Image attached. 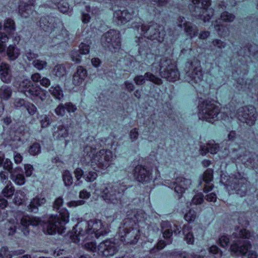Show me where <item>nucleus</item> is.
Segmentation results:
<instances>
[{
    "label": "nucleus",
    "instance_id": "f257e3e1",
    "mask_svg": "<svg viewBox=\"0 0 258 258\" xmlns=\"http://www.w3.org/2000/svg\"><path fill=\"white\" fill-rule=\"evenodd\" d=\"M73 231L74 234L71 235V237L75 243L79 242L84 237L85 239L98 238L105 233L101 221L97 219L79 222L74 227Z\"/></svg>",
    "mask_w": 258,
    "mask_h": 258
},
{
    "label": "nucleus",
    "instance_id": "f03ea898",
    "mask_svg": "<svg viewBox=\"0 0 258 258\" xmlns=\"http://www.w3.org/2000/svg\"><path fill=\"white\" fill-rule=\"evenodd\" d=\"M63 199L59 197L55 199L53 203V208L59 211V216H51L48 222L46 224L45 228L48 234H53L55 233L62 234L64 232V225L69 222V214L65 208H61L63 205Z\"/></svg>",
    "mask_w": 258,
    "mask_h": 258
},
{
    "label": "nucleus",
    "instance_id": "7ed1b4c3",
    "mask_svg": "<svg viewBox=\"0 0 258 258\" xmlns=\"http://www.w3.org/2000/svg\"><path fill=\"white\" fill-rule=\"evenodd\" d=\"M9 215L13 217L9 219V222L14 224L18 225L19 228L24 235H27L29 233L30 225H37L39 222L38 218L24 215L22 212L10 211L7 213L5 209L0 210V222L3 221Z\"/></svg>",
    "mask_w": 258,
    "mask_h": 258
},
{
    "label": "nucleus",
    "instance_id": "20e7f679",
    "mask_svg": "<svg viewBox=\"0 0 258 258\" xmlns=\"http://www.w3.org/2000/svg\"><path fill=\"white\" fill-rule=\"evenodd\" d=\"M85 152L90 158L91 165L94 169L95 165L101 169L107 168L113 159L112 151L108 149H101L96 153V149L91 147H86Z\"/></svg>",
    "mask_w": 258,
    "mask_h": 258
},
{
    "label": "nucleus",
    "instance_id": "39448f33",
    "mask_svg": "<svg viewBox=\"0 0 258 258\" xmlns=\"http://www.w3.org/2000/svg\"><path fill=\"white\" fill-rule=\"evenodd\" d=\"M19 90L27 97L34 100H45L46 96L45 91L39 86L34 85L29 79H24L19 84Z\"/></svg>",
    "mask_w": 258,
    "mask_h": 258
},
{
    "label": "nucleus",
    "instance_id": "423d86ee",
    "mask_svg": "<svg viewBox=\"0 0 258 258\" xmlns=\"http://www.w3.org/2000/svg\"><path fill=\"white\" fill-rule=\"evenodd\" d=\"M220 108L213 101H205L199 105V119L213 123L218 118Z\"/></svg>",
    "mask_w": 258,
    "mask_h": 258
},
{
    "label": "nucleus",
    "instance_id": "0eeeda50",
    "mask_svg": "<svg viewBox=\"0 0 258 258\" xmlns=\"http://www.w3.org/2000/svg\"><path fill=\"white\" fill-rule=\"evenodd\" d=\"M195 6L192 14L206 22L209 21L214 14V10L210 8L211 0H192Z\"/></svg>",
    "mask_w": 258,
    "mask_h": 258
},
{
    "label": "nucleus",
    "instance_id": "6e6552de",
    "mask_svg": "<svg viewBox=\"0 0 258 258\" xmlns=\"http://www.w3.org/2000/svg\"><path fill=\"white\" fill-rule=\"evenodd\" d=\"M123 234L120 235V240L126 243L135 244L139 238V230L135 221L130 219H125L122 227Z\"/></svg>",
    "mask_w": 258,
    "mask_h": 258
},
{
    "label": "nucleus",
    "instance_id": "1a4fd4ad",
    "mask_svg": "<svg viewBox=\"0 0 258 258\" xmlns=\"http://www.w3.org/2000/svg\"><path fill=\"white\" fill-rule=\"evenodd\" d=\"M160 75L169 81H175L179 77V72L176 66L171 60L163 58L160 62Z\"/></svg>",
    "mask_w": 258,
    "mask_h": 258
},
{
    "label": "nucleus",
    "instance_id": "9d476101",
    "mask_svg": "<svg viewBox=\"0 0 258 258\" xmlns=\"http://www.w3.org/2000/svg\"><path fill=\"white\" fill-rule=\"evenodd\" d=\"M101 41L104 47L108 48L112 51L115 52L120 48V34L116 30H110L105 33L102 36Z\"/></svg>",
    "mask_w": 258,
    "mask_h": 258
},
{
    "label": "nucleus",
    "instance_id": "9b49d317",
    "mask_svg": "<svg viewBox=\"0 0 258 258\" xmlns=\"http://www.w3.org/2000/svg\"><path fill=\"white\" fill-rule=\"evenodd\" d=\"M101 197L108 204H117L119 200L116 186L111 184H104L101 187Z\"/></svg>",
    "mask_w": 258,
    "mask_h": 258
},
{
    "label": "nucleus",
    "instance_id": "f8f14e48",
    "mask_svg": "<svg viewBox=\"0 0 258 258\" xmlns=\"http://www.w3.org/2000/svg\"><path fill=\"white\" fill-rule=\"evenodd\" d=\"M257 117L256 110L252 106L241 107L238 109L237 112L238 119L250 126L255 123Z\"/></svg>",
    "mask_w": 258,
    "mask_h": 258
},
{
    "label": "nucleus",
    "instance_id": "ddd939ff",
    "mask_svg": "<svg viewBox=\"0 0 258 258\" xmlns=\"http://www.w3.org/2000/svg\"><path fill=\"white\" fill-rule=\"evenodd\" d=\"M160 27L156 24L151 26L142 25L141 34L148 39L161 42L164 36V32H160L159 30Z\"/></svg>",
    "mask_w": 258,
    "mask_h": 258
},
{
    "label": "nucleus",
    "instance_id": "4468645a",
    "mask_svg": "<svg viewBox=\"0 0 258 258\" xmlns=\"http://www.w3.org/2000/svg\"><path fill=\"white\" fill-rule=\"evenodd\" d=\"M99 255L104 256H113L118 251L116 244L110 240H106L101 242L97 247Z\"/></svg>",
    "mask_w": 258,
    "mask_h": 258
},
{
    "label": "nucleus",
    "instance_id": "2eb2a0df",
    "mask_svg": "<svg viewBox=\"0 0 258 258\" xmlns=\"http://www.w3.org/2000/svg\"><path fill=\"white\" fill-rule=\"evenodd\" d=\"M251 248L249 241L244 240H234L230 246V249L232 253L235 254H245Z\"/></svg>",
    "mask_w": 258,
    "mask_h": 258
},
{
    "label": "nucleus",
    "instance_id": "dca6fc26",
    "mask_svg": "<svg viewBox=\"0 0 258 258\" xmlns=\"http://www.w3.org/2000/svg\"><path fill=\"white\" fill-rule=\"evenodd\" d=\"M203 79V74L201 66L192 67L186 73V81L194 85L200 83Z\"/></svg>",
    "mask_w": 258,
    "mask_h": 258
},
{
    "label": "nucleus",
    "instance_id": "f3484780",
    "mask_svg": "<svg viewBox=\"0 0 258 258\" xmlns=\"http://www.w3.org/2000/svg\"><path fill=\"white\" fill-rule=\"evenodd\" d=\"M134 176L138 181L142 183H147L151 180V173L141 165L135 167Z\"/></svg>",
    "mask_w": 258,
    "mask_h": 258
},
{
    "label": "nucleus",
    "instance_id": "a211bd4d",
    "mask_svg": "<svg viewBox=\"0 0 258 258\" xmlns=\"http://www.w3.org/2000/svg\"><path fill=\"white\" fill-rule=\"evenodd\" d=\"M191 183V182L190 179L179 177L175 179V182L173 185H171L170 187L171 188L174 187L175 191L180 197L185 190L190 187Z\"/></svg>",
    "mask_w": 258,
    "mask_h": 258
},
{
    "label": "nucleus",
    "instance_id": "6ab92c4d",
    "mask_svg": "<svg viewBox=\"0 0 258 258\" xmlns=\"http://www.w3.org/2000/svg\"><path fill=\"white\" fill-rule=\"evenodd\" d=\"M87 76V70L83 67L79 66L73 76L72 83L74 85L79 86L83 84Z\"/></svg>",
    "mask_w": 258,
    "mask_h": 258
},
{
    "label": "nucleus",
    "instance_id": "aec40b11",
    "mask_svg": "<svg viewBox=\"0 0 258 258\" xmlns=\"http://www.w3.org/2000/svg\"><path fill=\"white\" fill-rule=\"evenodd\" d=\"M90 51L89 45L82 43L79 46V52L77 50H73L71 53V57L73 61L79 63L81 61V54H88Z\"/></svg>",
    "mask_w": 258,
    "mask_h": 258
},
{
    "label": "nucleus",
    "instance_id": "412c9836",
    "mask_svg": "<svg viewBox=\"0 0 258 258\" xmlns=\"http://www.w3.org/2000/svg\"><path fill=\"white\" fill-rule=\"evenodd\" d=\"M161 227L163 237L166 239L167 244H170L173 230L172 225L169 221H163Z\"/></svg>",
    "mask_w": 258,
    "mask_h": 258
},
{
    "label": "nucleus",
    "instance_id": "4be33fe9",
    "mask_svg": "<svg viewBox=\"0 0 258 258\" xmlns=\"http://www.w3.org/2000/svg\"><path fill=\"white\" fill-rule=\"evenodd\" d=\"M133 14L127 10H118L114 14V18L117 20L118 24H123L129 21L132 18Z\"/></svg>",
    "mask_w": 258,
    "mask_h": 258
},
{
    "label": "nucleus",
    "instance_id": "5701e85b",
    "mask_svg": "<svg viewBox=\"0 0 258 258\" xmlns=\"http://www.w3.org/2000/svg\"><path fill=\"white\" fill-rule=\"evenodd\" d=\"M0 76L2 80L6 83L11 81V71L10 66L6 63H2L0 65Z\"/></svg>",
    "mask_w": 258,
    "mask_h": 258
},
{
    "label": "nucleus",
    "instance_id": "b1692460",
    "mask_svg": "<svg viewBox=\"0 0 258 258\" xmlns=\"http://www.w3.org/2000/svg\"><path fill=\"white\" fill-rule=\"evenodd\" d=\"M183 28L186 35L191 39L197 36L198 34L199 29L198 27L190 22L184 23Z\"/></svg>",
    "mask_w": 258,
    "mask_h": 258
},
{
    "label": "nucleus",
    "instance_id": "393cba45",
    "mask_svg": "<svg viewBox=\"0 0 258 258\" xmlns=\"http://www.w3.org/2000/svg\"><path fill=\"white\" fill-rule=\"evenodd\" d=\"M219 149L218 144L215 143L214 141H212L207 144V146H202L201 147V154L203 155H206L207 152H210L212 154L217 153Z\"/></svg>",
    "mask_w": 258,
    "mask_h": 258
},
{
    "label": "nucleus",
    "instance_id": "a878e982",
    "mask_svg": "<svg viewBox=\"0 0 258 258\" xmlns=\"http://www.w3.org/2000/svg\"><path fill=\"white\" fill-rule=\"evenodd\" d=\"M213 170L209 169H207L203 174V180L206 183V185L204 188V191L205 192L212 190L213 188V185L210 183L213 179Z\"/></svg>",
    "mask_w": 258,
    "mask_h": 258
},
{
    "label": "nucleus",
    "instance_id": "bb28decb",
    "mask_svg": "<svg viewBox=\"0 0 258 258\" xmlns=\"http://www.w3.org/2000/svg\"><path fill=\"white\" fill-rule=\"evenodd\" d=\"M45 202L46 199L42 196L36 197L31 200L28 208L31 212H36L38 210V207L44 204Z\"/></svg>",
    "mask_w": 258,
    "mask_h": 258
},
{
    "label": "nucleus",
    "instance_id": "cd10ccee",
    "mask_svg": "<svg viewBox=\"0 0 258 258\" xmlns=\"http://www.w3.org/2000/svg\"><path fill=\"white\" fill-rule=\"evenodd\" d=\"M19 12L22 17L27 18L33 12L32 6L24 2L21 3L19 6Z\"/></svg>",
    "mask_w": 258,
    "mask_h": 258
},
{
    "label": "nucleus",
    "instance_id": "c85d7f7f",
    "mask_svg": "<svg viewBox=\"0 0 258 258\" xmlns=\"http://www.w3.org/2000/svg\"><path fill=\"white\" fill-rule=\"evenodd\" d=\"M69 130L67 127L63 125H59L56 127V130L53 133V137L58 140L63 139L68 137Z\"/></svg>",
    "mask_w": 258,
    "mask_h": 258
},
{
    "label": "nucleus",
    "instance_id": "c756f323",
    "mask_svg": "<svg viewBox=\"0 0 258 258\" xmlns=\"http://www.w3.org/2000/svg\"><path fill=\"white\" fill-rule=\"evenodd\" d=\"M25 251L23 249L15 250L12 252L8 250L6 247H3L1 248L0 252V258H12L13 255H18L22 254Z\"/></svg>",
    "mask_w": 258,
    "mask_h": 258
},
{
    "label": "nucleus",
    "instance_id": "7c9ffc66",
    "mask_svg": "<svg viewBox=\"0 0 258 258\" xmlns=\"http://www.w3.org/2000/svg\"><path fill=\"white\" fill-rule=\"evenodd\" d=\"M6 54L10 60H14L19 56L20 50L15 45H10L7 49Z\"/></svg>",
    "mask_w": 258,
    "mask_h": 258
},
{
    "label": "nucleus",
    "instance_id": "2f4dec72",
    "mask_svg": "<svg viewBox=\"0 0 258 258\" xmlns=\"http://www.w3.org/2000/svg\"><path fill=\"white\" fill-rule=\"evenodd\" d=\"M66 69L62 64L56 65L51 71V75L56 78H61L66 74Z\"/></svg>",
    "mask_w": 258,
    "mask_h": 258
},
{
    "label": "nucleus",
    "instance_id": "473e14b6",
    "mask_svg": "<svg viewBox=\"0 0 258 258\" xmlns=\"http://www.w3.org/2000/svg\"><path fill=\"white\" fill-rule=\"evenodd\" d=\"M213 25L215 30L220 36L223 37L226 35L227 28L225 25L221 24V20H217L214 22Z\"/></svg>",
    "mask_w": 258,
    "mask_h": 258
},
{
    "label": "nucleus",
    "instance_id": "72a5a7b5",
    "mask_svg": "<svg viewBox=\"0 0 258 258\" xmlns=\"http://www.w3.org/2000/svg\"><path fill=\"white\" fill-rule=\"evenodd\" d=\"M19 170V168H16L15 171L12 173L11 177L12 180L18 185H23L25 182V179L23 174L16 173L17 171Z\"/></svg>",
    "mask_w": 258,
    "mask_h": 258
},
{
    "label": "nucleus",
    "instance_id": "f704fd0d",
    "mask_svg": "<svg viewBox=\"0 0 258 258\" xmlns=\"http://www.w3.org/2000/svg\"><path fill=\"white\" fill-rule=\"evenodd\" d=\"M190 227L189 225H185L183 228V233L185 234V239L188 244H193L194 238L192 233L190 231Z\"/></svg>",
    "mask_w": 258,
    "mask_h": 258
},
{
    "label": "nucleus",
    "instance_id": "c9c22d12",
    "mask_svg": "<svg viewBox=\"0 0 258 258\" xmlns=\"http://www.w3.org/2000/svg\"><path fill=\"white\" fill-rule=\"evenodd\" d=\"M49 92L52 95L58 100H61L63 97L62 91L59 86L51 87Z\"/></svg>",
    "mask_w": 258,
    "mask_h": 258
},
{
    "label": "nucleus",
    "instance_id": "e433bc0d",
    "mask_svg": "<svg viewBox=\"0 0 258 258\" xmlns=\"http://www.w3.org/2000/svg\"><path fill=\"white\" fill-rule=\"evenodd\" d=\"M4 29L8 33H12L15 30L16 26L13 20L7 19L4 22Z\"/></svg>",
    "mask_w": 258,
    "mask_h": 258
},
{
    "label": "nucleus",
    "instance_id": "4c0bfd02",
    "mask_svg": "<svg viewBox=\"0 0 258 258\" xmlns=\"http://www.w3.org/2000/svg\"><path fill=\"white\" fill-rule=\"evenodd\" d=\"M145 77H146L147 81L152 82L157 85H160L163 83L162 80L160 78L150 72L146 73Z\"/></svg>",
    "mask_w": 258,
    "mask_h": 258
},
{
    "label": "nucleus",
    "instance_id": "58836bf2",
    "mask_svg": "<svg viewBox=\"0 0 258 258\" xmlns=\"http://www.w3.org/2000/svg\"><path fill=\"white\" fill-rule=\"evenodd\" d=\"M232 236L234 238H242L244 239H249L252 236V235L249 231L244 229L239 230L238 233L234 232L232 234Z\"/></svg>",
    "mask_w": 258,
    "mask_h": 258
},
{
    "label": "nucleus",
    "instance_id": "ea45409f",
    "mask_svg": "<svg viewBox=\"0 0 258 258\" xmlns=\"http://www.w3.org/2000/svg\"><path fill=\"white\" fill-rule=\"evenodd\" d=\"M42 128L47 127L51 123V118L46 114H42L38 117Z\"/></svg>",
    "mask_w": 258,
    "mask_h": 258
},
{
    "label": "nucleus",
    "instance_id": "a19ab883",
    "mask_svg": "<svg viewBox=\"0 0 258 258\" xmlns=\"http://www.w3.org/2000/svg\"><path fill=\"white\" fill-rule=\"evenodd\" d=\"M63 181L67 186H71L73 183L72 175L70 171L66 170L62 174Z\"/></svg>",
    "mask_w": 258,
    "mask_h": 258
},
{
    "label": "nucleus",
    "instance_id": "79ce46f5",
    "mask_svg": "<svg viewBox=\"0 0 258 258\" xmlns=\"http://www.w3.org/2000/svg\"><path fill=\"white\" fill-rule=\"evenodd\" d=\"M1 98L4 99H8L10 98L12 95V90L11 88L7 85L3 86L1 88Z\"/></svg>",
    "mask_w": 258,
    "mask_h": 258
},
{
    "label": "nucleus",
    "instance_id": "37998d69",
    "mask_svg": "<svg viewBox=\"0 0 258 258\" xmlns=\"http://www.w3.org/2000/svg\"><path fill=\"white\" fill-rule=\"evenodd\" d=\"M235 16L227 11L223 12L221 15V20L223 22L231 23L234 21Z\"/></svg>",
    "mask_w": 258,
    "mask_h": 258
},
{
    "label": "nucleus",
    "instance_id": "c03bdc74",
    "mask_svg": "<svg viewBox=\"0 0 258 258\" xmlns=\"http://www.w3.org/2000/svg\"><path fill=\"white\" fill-rule=\"evenodd\" d=\"M32 65L38 70L41 71L46 68L47 62L45 60L35 59L32 62Z\"/></svg>",
    "mask_w": 258,
    "mask_h": 258
},
{
    "label": "nucleus",
    "instance_id": "a18cd8bd",
    "mask_svg": "<svg viewBox=\"0 0 258 258\" xmlns=\"http://www.w3.org/2000/svg\"><path fill=\"white\" fill-rule=\"evenodd\" d=\"M9 40L7 35L0 33V53H5L6 51V45L4 44Z\"/></svg>",
    "mask_w": 258,
    "mask_h": 258
},
{
    "label": "nucleus",
    "instance_id": "49530a36",
    "mask_svg": "<svg viewBox=\"0 0 258 258\" xmlns=\"http://www.w3.org/2000/svg\"><path fill=\"white\" fill-rule=\"evenodd\" d=\"M25 195L24 192L21 190H18L15 194L14 198L15 203L17 205H20L25 200Z\"/></svg>",
    "mask_w": 258,
    "mask_h": 258
},
{
    "label": "nucleus",
    "instance_id": "de8ad7c7",
    "mask_svg": "<svg viewBox=\"0 0 258 258\" xmlns=\"http://www.w3.org/2000/svg\"><path fill=\"white\" fill-rule=\"evenodd\" d=\"M15 189L11 184L7 185L2 191L3 196L7 198H10L14 195Z\"/></svg>",
    "mask_w": 258,
    "mask_h": 258
},
{
    "label": "nucleus",
    "instance_id": "09e8293b",
    "mask_svg": "<svg viewBox=\"0 0 258 258\" xmlns=\"http://www.w3.org/2000/svg\"><path fill=\"white\" fill-rule=\"evenodd\" d=\"M134 219H131L129 218L132 221H135V223L137 222L143 221L145 219V214L141 210L136 211L134 212Z\"/></svg>",
    "mask_w": 258,
    "mask_h": 258
},
{
    "label": "nucleus",
    "instance_id": "8fccbe9b",
    "mask_svg": "<svg viewBox=\"0 0 258 258\" xmlns=\"http://www.w3.org/2000/svg\"><path fill=\"white\" fill-rule=\"evenodd\" d=\"M40 152V146L38 143L33 144L30 147L29 150V153L33 156H35L39 154Z\"/></svg>",
    "mask_w": 258,
    "mask_h": 258
},
{
    "label": "nucleus",
    "instance_id": "3c124183",
    "mask_svg": "<svg viewBox=\"0 0 258 258\" xmlns=\"http://www.w3.org/2000/svg\"><path fill=\"white\" fill-rule=\"evenodd\" d=\"M39 25L41 29L45 31H48L50 28V24L47 18L46 17H42L41 18L39 21Z\"/></svg>",
    "mask_w": 258,
    "mask_h": 258
},
{
    "label": "nucleus",
    "instance_id": "603ef678",
    "mask_svg": "<svg viewBox=\"0 0 258 258\" xmlns=\"http://www.w3.org/2000/svg\"><path fill=\"white\" fill-rule=\"evenodd\" d=\"M66 107L64 104H59L55 109L54 112L58 116H64L66 114Z\"/></svg>",
    "mask_w": 258,
    "mask_h": 258
},
{
    "label": "nucleus",
    "instance_id": "864d4df0",
    "mask_svg": "<svg viewBox=\"0 0 258 258\" xmlns=\"http://www.w3.org/2000/svg\"><path fill=\"white\" fill-rule=\"evenodd\" d=\"M210 252L212 253L215 258H221L222 255L221 250L216 245L212 246L209 249Z\"/></svg>",
    "mask_w": 258,
    "mask_h": 258
},
{
    "label": "nucleus",
    "instance_id": "5fc2aeb1",
    "mask_svg": "<svg viewBox=\"0 0 258 258\" xmlns=\"http://www.w3.org/2000/svg\"><path fill=\"white\" fill-rule=\"evenodd\" d=\"M83 246L87 250L93 252H96L97 249L96 243L93 241L86 242Z\"/></svg>",
    "mask_w": 258,
    "mask_h": 258
},
{
    "label": "nucleus",
    "instance_id": "6e6d98bb",
    "mask_svg": "<svg viewBox=\"0 0 258 258\" xmlns=\"http://www.w3.org/2000/svg\"><path fill=\"white\" fill-rule=\"evenodd\" d=\"M212 44L215 47L222 49L225 48L226 43L220 39H215L212 41Z\"/></svg>",
    "mask_w": 258,
    "mask_h": 258
},
{
    "label": "nucleus",
    "instance_id": "4d7b16f0",
    "mask_svg": "<svg viewBox=\"0 0 258 258\" xmlns=\"http://www.w3.org/2000/svg\"><path fill=\"white\" fill-rule=\"evenodd\" d=\"M97 177V174L94 171H90L84 175V178L87 181L91 182L95 180Z\"/></svg>",
    "mask_w": 258,
    "mask_h": 258
},
{
    "label": "nucleus",
    "instance_id": "13d9d810",
    "mask_svg": "<svg viewBox=\"0 0 258 258\" xmlns=\"http://www.w3.org/2000/svg\"><path fill=\"white\" fill-rule=\"evenodd\" d=\"M229 243V239L226 235H222L219 238V243L221 247H227Z\"/></svg>",
    "mask_w": 258,
    "mask_h": 258
},
{
    "label": "nucleus",
    "instance_id": "bf43d9fd",
    "mask_svg": "<svg viewBox=\"0 0 258 258\" xmlns=\"http://www.w3.org/2000/svg\"><path fill=\"white\" fill-rule=\"evenodd\" d=\"M146 80L145 74L144 75H137L134 79V81L137 85H142L144 84Z\"/></svg>",
    "mask_w": 258,
    "mask_h": 258
},
{
    "label": "nucleus",
    "instance_id": "052dcab7",
    "mask_svg": "<svg viewBox=\"0 0 258 258\" xmlns=\"http://www.w3.org/2000/svg\"><path fill=\"white\" fill-rule=\"evenodd\" d=\"M196 218V214L195 211L193 210H189L185 215H184V219L186 221L190 222L193 221L195 220Z\"/></svg>",
    "mask_w": 258,
    "mask_h": 258
},
{
    "label": "nucleus",
    "instance_id": "680f3d73",
    "mask_svg": "<svg viewBox=\"0 0 258 258\" xmlns=\"http://www.w3.org/2000/svg\"><path fill=\"white\" fill-rule=\"evenodd\" d=\"M139 135L138 128H134L131 130L129 134L130 139L131 141L133 142L136 141L138 139Z\"/></svg>",
    "mask_w": 258,
    "mask_h": 258
},
{
    "label": "nucleus",
    "instance_id": "e2e57ef3",
    "mask_svg": "<svg viewBox=\"0 0 258 258\" xmlns=\"http://www.w3.org/2000/svg\"><path fill=\"white\" fill-rule=\"evenodd\" d=\"M203 201V195L202 194H199L194 197L191 202L194 205H198L202 204Z\"/></svg>",
    "mask_w": 258,
    "mask_h": 258
},
{
    "label": "nucleus",
    "instance_id": "0e129e2a",
    "mask_svg": "<svg viewBox=\"0 0 258 258\" xmlns=\"http://www.w3.org/2000/svg\"><path fill=\"white\" fill-rule=\"evenodd\" d=\"M178 258H203L201 255L194 253H186V252H182L178 254Z\"/></svg>",
    "mask_w": 258,
    "mask_h": 258
},
{
    "label": "nucleus",
    "instance_id": "69168bd1",
    "mask_svg": "<svg viewBox=\"0 0 258 258\" xmlns=\"http://www.w3.org/2000/svg\"><path fill=\"white\" fill-rule=\"evenodd\" d=\"M66 110L69 113L75 112L77 110V106L72 102H67L64 103Z\"/></svg>",
    "mask_w": 258,
    "mask_h": 258
},
{
    "label": "nucleus",
    "instance_id": "338daca9",
    "mask_svg": "<svg viewBox=\"0 0 258 258\" xmlns=\"http://www.w3.org/2000/svg\"><path fill=\"white\" fill-rule=\"evenodd\" d=\"M25 56L29 61H31L33 59L37 58L38 57V54L34 53L32 50L29 49L26 51Z\"/></svg>",
    "mask_w": 258,
    "mask_h": 258
},
{
    "label": "nucleus",
    "instance_id": "774afa93",
    "mask_svg": "<svg viewBox=\"0 0 258 258\" xmlns=\"http://www.w3.org/2000/svg\"><path fill=\"white\" fill-rule=\"evenodd\" d=\"M4 168L7 170H8L11 174L13 172H12L13 169V163L12 161L8 159H6L4 163Z\"/></svg>",
    "mask_w": 258,
    "mask_h": 258
}]
</instances>
